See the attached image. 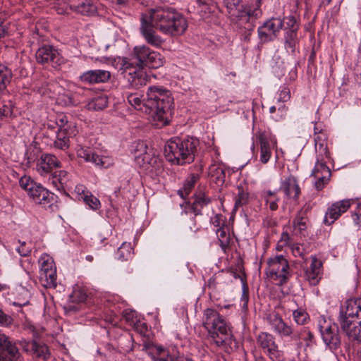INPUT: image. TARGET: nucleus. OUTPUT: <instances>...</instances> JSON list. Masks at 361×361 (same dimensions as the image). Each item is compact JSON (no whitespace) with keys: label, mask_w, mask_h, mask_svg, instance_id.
Here are the masks:
<instances>
[{"label":"nucleus","mask_w":361,"mask_h":361,"mask_svg":"<svg viewBox=\"0 0 361 361\" xmlns=\"http://www.w3.org/2000/svg\"><path fill=\"white\" fill-rule=\"evenodd\" d=\"M183 15L171 8L158 7L141 13L140 32L145 42L156 48L161 47L164 40L157 31L170 37H179L188 28Z\"/></svg>","instance_id":"obj_1"},{"label":"nucleus","mask_w":361,"mask_h":361,"mask_svg":"<svg viewBox=\"0 0 361 361\" xmlns=\"http://www.w3.org/2000/svg\"><path fill=\"white\" fill-rule=\"evenodd\" d=\"M145 113L152 116L157 126H164L169 123L173 98L167 89L161 86H150L145 97Z\"/></svg>","instance_id":"obj_2"},{"label":"nucleus","mask_w":361,"mask_h":361,"mask_svg":"<svg viewBox=\"0 0 361 361\" xmlns=\"http://www.w3.org/2000/svg\"><path fill=\"white\" fill-rule=\"evenodd\" d=\"M151 49L146 45L134 47L131 59H119V69L126 74L129 86L134 89H140L146 85L148 76L145 67L148 61Z\"/></svg>","instance_id":"obj_3"},{"label":"nucleus","mask_w":361,"mask_h":361,"mask_svg":"<svg viewBox=\"0 0 361 361\" xmlns=\"http://www.w3.org/2000/svg\"><path fill=\"white\" fill-rule=\"evenodd\" d=\"M202 324L208 336L219 347L229 353L236 343L224 317L218 311L207 308L203 312Z\"/></svg>","instance_id":"obj_4"},{"label":"nucleus","mask_w":361,"mask_h":361,"mask_svg":"<svg viewBox=\"0 0 361 361\" xmlns=\"http://www.w3.org/2000/svg\"><path fill=\"white\" fill-rule=\"evenodd\" d=\"M222 1L230 20L247 30L252 29L255 20L262 15V8H258L255 0H249L247 3L243 0Z\"/></svg>","instance_id":"obj_5"},{"label":"nucleus","mask_w":361,"mask_h":361,"mask_svg":"<svg viewBox=\"0 0 361 361\" xmlns=\"http://www.w3.org/2000/svg\"><path fill=\"white\" fill-rule=\"evenodd\" d=\"M199 140L193 137L170 139L164 149L167 160L173 164L183 165L194 161Z\"/></svg>","instance_id":"obj_6"},{"label":"nucleus","mask_w":361,"mask_h":361,"mask_svg":"<svg viewBox=\"0 0 361 361\" xmlns=\"http://www.w3.org/2000/svg\"><path fill=\"white\" fill-rule=\"evenodd\" d=\"M340 326L350 340L361 343V298L348 300L340 311Z\"/></svg>","instance_id":"obj_7"},{"label":"nucleus","mask_w":361,"mask_h":361,"mask_svg":"<svg viewBox=\"0 0 361 361\" xmlns=\"http://www.w3.org/2000/svg\"><path fill=\"white\" fill-rule=\"evenodd\" d=\"M265 274L279 286L287 283L292 276L288 262L282 255H277L267 259Z\"/></svg>","instance_id":"obj_8"},{"label":"nucleus","mask_w":361,"mask_h":361,"mask_svg":"<svg viewBox=\"0 0 361 361\" xmlns=\"http://www.w3.org/2000/svg\"><path fill=\"white\" fill-rule=\"evenodd\" d=\"M258 347L271 361H284L285 354L280 349L275 336L268 332H260L256 337Z\"/></svg>","instance_id":"obj_9"},{"label":"nucleus","mask_w":361,"mask_h":361,"mask_svg":"<svg viewBox=\"0 0 361 361\" xmlns=\"http://www.w3.org/2000/svg\"><path fill=\"white\" fill-rule=\"evenodd\" d=\"M265 319L271 329L281 338H289L291 341L300 340L301 334L285 322L279 313L271 312L267 314Z\"/></svg>","instance_id":"obj_10"},{"label":"nucleus","mask_w":361,"mask_h":361,"mask_svg":"<svg viewBox=\"0 0 361 361\" xmlns=\"http://www.w3.org/2000/svg\"><path fill=\"white\" fill-rule=\"evenodd\" d=\"M39 281L47 287L56 286V271L54 259L47 254H43L39 259Z\"/></svg>","instance_id":"obj_11"},{"label":"nucleus","mask_w":361,"mask_h":361,"mask_svg":"<svg viewBox=\"0 0 361 361\" xmlns=\"http://www.w3.org/2000/svg\"><path fill=\"white\" fill-rule=\"evenodd\" d=\"M255 136L260 148L259 161L267 164L271 157L272 150L277 148V140L275 135L267 131H258Z\"/></svg>","instance_id":"obj_12"},{"label":"nucleus","mask_w":361,"mask_h":361,"mask_svg":"<svg viewBox=\"0 0 361 361\" xmlns=\"http://www.w3.org/2000/svg\"><path fill=\"white\" fill-rule=\"evenodd\" d=\"M319 329L322 339L327 346L331 349H336L339 347L341 341L337 324L324 319L319 321Z\"/></svg>","instance_id":"obj_13"},{"label":"nucleus","mask_w":361,"mask_h":361,"mask_svg":"<svg viewBox=\"0 0 361 361\" xmlns=\"http://www.w3.org/2000/svg\"><path fill=\"white\" fill-rule=\"evenodd\" d=\"M283 27L280 18H272L258 27V36L261 42H268L274 40Z\"/></svg>","instance_id":"obj_14"},{"label":"nucleus","mask_w":361,"mask_h":361,"mask_svg":"<svg viewBox=\"0 0 361 361\" xmlns=\"http://www.w3.org/2000/svg\"><path fill=\"white\" fill-rule=\"evenodd\" d=\"M193 202L185 201L180 204L181 208V214H188L192 213L195 216L202 215V209L211 202L210 198L204 192H196L193 195Z\"/></svg>","instance_id":"obj_15"},{"label":"nucleus","mask_w":361,"mask_h":361,"mask_svg":"<svg viewBox=\"0 0 361 361\" xmlns=\"http://www.w3.org/2000/svg\"><path fill=\"white\" fill-rule=\"evenodd\" d=\"M0 361H23L16 344L1 333H0Z\"/></svg>","instance_id":"obj_16"},{"label":"nucleus","mask_w":361,"mask_h":361,"mask_svg":"<svg viewBox=\"0 0 361 361\" xmlns=\"http://www.w3.org/2000/svg\"><path fill=\"white\" fill-rule=\"evenodd\" d=\"M35 56L37 63L41 64L51 63L55 68L59 66L63 62V59L58 50L50 45H44L39 48Z\"/></svg>","instance_id":"obj_17"},{"label":"nucleus","mask_w":361,"mask_h":361,"mask_svg":"<svg viewBox=\"0 0 361 361\" xmlns=\"http://www.w3.org/2000/svg\"><path fill=\"white\" fill-rule=\"evenodd\" d=\"M311 176H314L316 179L314 183L316 189L321 190L329 183L331 173L324 160L317 158V161L315 164Z\"/></svg>","instance_id":"obj_18"},{"label":"nucleus","mask_w":361,"mask_h":361,"mask_svg":"<svg viewBox=\"0 0 361 361\" xmlns=\"http://www.w3.org/2000/svg\"><path fill=\"white\" fill-rule=\"evenodd\" d=\"M60 166V161L54 155L43 154L37 161L36 170L40 176H47L51 175L52 171Z\"/></svg>","instance_id":"obj_19"},{"label":"nucleus","mask_w":361,"mask_h":361,"mask_svg":"<svg viewBox=\"0 0 361 361\" xmlns=\"http://www.w3.org/2000/svg\"><path fill=\"white\" fill-rule=\"evenodd\" d=\"M280 190L286 198L298 202L301 194L298 180L294 176L290 175L281 182Z\"/></svg>","instance_id":"obj_20"},{"label":"nucleus","mask_w":361,"mask_h":361,"mask_svg":"<svg viewBox=\"0 0 361 361\" xmlns=\"http://www.w3.org/2000/svg\"><path fill=\"white\" fill-rule=\"evenodd\" d=\"M350 207L348 200H343L334 203L328 208L324 219V223L326 225L332 224L339 216L347 212Z\"/></svg>","instance_id":"obj_21"},{"label":"nucleus","mask_w":361,"mask_h":361,"mask_svg":"<svg viewBox=\"0 0 361 361\" xmlns=\"http://www.w3.org/2000/svg\"><path fill=\"white\" fill-rule=\"evenodd\" d=\"M76 152L78 157L82 158L87 162H92L96 166L103 168H107L110 164L108 162L109 158L106 157H100L94 154L89 148H84L80 145L76 148Z\"/></svg>","instance_id":"obj_22"},{"label":"nucleus","mask_w":361,"mask_h":361,"mask_svg":"<svg viewBox=\"0 0 361 361\" xmlns=\"http://www.w3.org/2000/svg\"><path fill=\"white\" fill-rule=\"evenodd\" d=\"M80 78L81 81L88 84L104 83L111 78V73L108 71L97 69L83 73Z\"/></svg>","instance_id":"obj_23"},{"label":"nucleus","mask_w":361,"mask_h":361,"mask_svg":"<svg viewBox=\"0 0 361 361\" xmlns=\"http://www.w3.org/2000/svg\"><path fill=\"white\" fill-rule=\"evenodd\" d=\"M147 146L142 141L135 142L132 145V153L136 164L140 167L149 164L150 155L147 152Z\"/></svg>","instance_id":"obj_24"},{"label":"nucleus","mask_w":361,"mask_h":361,"mask_svg":"<svg viewBox=\"0 0 361 361\" xmlns=\"http://www.w3.org/2000/svg\"><path fill=\"white\" fill-rule=\"evenodd\" d=\"M87 298L85 290L80 286L73 288L72 293L69 295V314L71 312H75L82 307V303Z\"/></svg>","instance_id":"obj_25"},{"label":"nucleus","mask_w":361,"mask_h":361,"mask_svg":"<svg viewBox=\"0 0 361 361\" xmlns=\"http://www.w3.org/2000/svg\"><path fill=\"white\" fill-rule=\"evenodd\" d=\"M71 10L85 16H92L97 13V8L92 0H69Z\"/></svg>","instance_id":"obj_26"},{"label":"nucleus","mask_w":361,"mask_h":361,"mask_svg":"<svg viewBox=\"0 0 361 361\" xmlns=\"http://www.w3.org/2000/svg\"><path fill=\"white\" fill-rule=\"evenodd\" d=\"M27 194L35 202L39 204H49L53 198L52 193L37 183Z\"/></svg>","instance_id":"obj_27"},{"label":"nucleus","mask_w":361,"mask_h":361,"mask_svg":"<svg viewBox=\"0 0 361 361\" xmlns=\"http://www.w3.org/2000/svg\"><path fill=\"white\" fill-rule=\"evenodd\" d=\"M322 264L316 257H312V262L310 267L305 271V279L311 285H317L321 279V268Z\"/></svg>","instance_id":"obj_28"},{"label":"nucleus","mask_w":361,"mask_h":361,"mask_svg":"<svg viewBox=\"0 0 361 361\" xmlns=\"http://www.w3.org/2000/svg\"><path fill=\"white\" fill-rule=\"evenodd\" d=\"M315 150L317 152V158L330 159V153L327 147V135L325 132H320L317 135H314Z\"/></svg>","instance_id":"obj_29"},{"label":"nucleus","mask_w":361,"mask_h":361,"mask_svg":"<svg viewBox=\"0 0 361 361\" xmlns=\"http://www.w3.org/2000/svg\"><path fill=\"white\" fill-rule=\"evenodd\" d=\"M51 183L61 194L67 195L68 175L66 171L54 172L51 175Z\"/></svg>","instance_id":"obj_30"},{"label":"nucleus","mask_w":361,"mask_h":361,"mask_svg":"<svg viewBox=\"0 0 361 361\" xmlns=\"http://www.w3.org/2000/svg\"><path fill=\"white\" fill-rule=\"evenodd\" d=\"M25 350L26 351H31L37 357L42 358L44 360H47L49 356L48 347L36 341L27 343Z\"/></svg>","instance_id":"obj_31"},{"label":"nucleus","mask_w":361,"mask_h":361,"mask_svg":"<svg viewBox=\"0 0 361 361\" xmlns=\"http://www.w3.org/2000/svg\"><path fill=\"white\" fill-rule=\"evenodd\" d=\"M197 173H191L185 180L183 185L178 190V194L183 199H185L194 188L195 183L199 180Z\"/></svg>","instance_id":"obj_32"},{"label":"nucleus","mask_w":361,"mask_h":361,"mask_svg":"<svg viewBox=\"0 0 361 361\" xmlns=\"http://www.w3.org/2000/svg\"><path fill=\"white\" fill-rule=\"evenodd\" d=\"M209 175L214 178L216 184H223L226 179V169L219 164H213L209 168Z\"/></svg>","instance_id":"obj_33"},{"label":"nucleus","mask_w":361,"mask_h":361,"mask_svg":"<svg viewBox=\"0 0 361 361\" xmlns=\"http://www.w3.org/2000/svg\"><path fill=\"white\" fill-rule=\"evenodd\" d=\"M285 48L294 53L299 44L298 31L288 30L284 34Z\"/></svg>","instance_id":"obj_34"},{"label":"nucleus","mask_w":361,"mask_h":361,"mask_svg":"<svg viewBox=\"0 0 361 361\" xmlns=\"http://www.w3.org/2000/svg\"><path fill=\"white\" fill-rule=\"evenodd\" d=\"M215 232L218 238L219 246L222 250L226 252V250L229 247L231 241L228 228L226 226L221 228H218L216 229Z\"/></svg>","instance_id":"obj_35"},{"label":"nucleus","mask_w":361,"mask_h":361,"mask_svg":"<svg viewBox=\"0 0 361 361\" xmlns=\"http://www.w3.org/2000/svg\"><path fill=\"white\" fill-rule=\"evenodd\" d=\"M133 248L130 243L124 242L118 248L116 253V258L121 262L128 261L132 258L133 255Z\"/></svg>","instance_id":"obj_36"},{"label":"nucleus","mask_w":361,"mask_h":361,"mask_svg":"<svg viewBox=\"0 0 361 361\" xmlns=\"http://www.w3.org/2000/svg\"><path fill=\"white\" fill-rule=\"evenodd\" d=\"M13 74L8 67L0 65V92L4 91L11 83Z\"/></svg>","instance_id":"obj_37"},{"label":"nucleus","mask_w":361,"mask_h":361,"mask_svg":"<svg viewBox=\"0 0 361 361\" xmlns=\"http://www.w3.org/2000/svg\"><path fill=\"white\" fill-rule=\"evenodd\" d=\"M68 130L65 126L60 127L57 134L56 139L54 142V145L59 149H66L68 148Z\"/></svg>","instance_id":"obj_38"},{"label":"nucleus","mask_w":361,"mask_h":361,"mask_svg":"<svg viewBox=\"0 0 361 361\" xmlns=\"http://www.w3.org/2000/svg\"><path fill=\"white\" fill-rule=\"evenodd\" d=\"M152 358L154 361H174L175 360L169 355V350L161 346H156L152 353Z\"/></svg>","instance_id":"obj_39"},{"label":"nucleus","mask_w":361,"mask_h":361,"mask_svg":"<svg viewBox=\"0 0 361 361\" xmlns=\"http://www.w3.org/2000/svg\"><path fill=\"white\" fill-rule=\"evenodd\" d=\"M250 202V194L243 187H238V193L235 197V209L247 204Z\"/></svg>","instance_id":"obj_40"},{"label":"nucleus","mask_w":361,"mask_h":361,"mask_svg":"<svg viewBox=\"0 0 361 361\" xmlns=\"http://www.w3.org/2000/svg\"><path fill=\"white\" fill-rule=\"evenodd\" d=\"M263 197L265 200L266 204L269 207L270 210H277L278 202H279L280 199L277 196L276 192H273L271 190L265 191L264 192Z\"/></svg>","instance_id":"obj_41"},{"label":"nucleus","mask_w":361,"mask_h":361,"mask_svg":"<svg viewBox=\"0 0 361 361\" xmlns=\"http://www.w3.org/2000/svg\"><path fill=\"white\" fill-rule=\"evenodd\" d=\"M127 100L135 109L145 112V98L142 99L138 94L131 93L128 95Z\"/></svg>","instance_id":"obj_42"},{"label":"nucleus","mask_w":361,"mask_h":361,"mask_svg":"<svg viewBox=\"0 0 361 361\" xmlns=\"http://www.w3.org/2000/svg\"><path fill=\"white\" fill-rule=\"evenodd\" d=\"M163 63L164 60L161 54L157 51L150 50L146 67L149 68H157L161 66Z\"/></svg>","instance_id":"obj_43"},{"label":"nucleus","mask_w":361,"mask_h":361,"mask_svg":"<svg viewBox=\"0 0 361 361\" xmlns=\"http://www.w3.org/2000/svg\"><path fill=\"white\" fill-rule=\"evenodd\" d=\"M196 2L197 5V12L200 16L202 18H209L212 11V8L215 6V4L204 1L203 0H196Z\"/></svg>","instance_id":"obj_44"},{"label":"nucleus","mask_w":361,"mask_h":361,"mask_svg":"<svg viewBox=\"0 0 361 361\" xmlns=\"http://www.w3.org/2000/svg\"><path fill=\"white\" fill-rule=\"evenodd\" d=\"M108 101L105 97H97L87 104L89 110L99 111L107 106Z\"/></svg>","instance_id":"obj_45"},{"label":"nucleus","mask_w":361,"mask_h":361,"mask_svg":"<svg viewBox=\"0 0 361 361\" xmlns=\"http://www.w3.org/2000/svg\"><path fill=\"white\" fill-rule=\"evenodd\" d=\"M307 221L308 218L305 215L303 212H299L293 220V226L294 229L300 232L305 231L307 228Z\"/></svg>","instance_id":"obj_46"},{"label":"nucleus","mask_w":361,"mask_h":361,"mask_svg":"<svg viewBox=\"0 0 361 361\" xmlns=\"http://www.w3.org/2000/svg\"><path fill=\"white\" fill-rule=\"evenodd\" d=\"M281 21L283 22V27L282 29L284 30L285 32L288 30L298 31L299 24L294 16H286L281 19Z\"/></svg>","instance_id":"obj_47"},{"label":"nucleus","mask_w":361,"mask_h":361,"mask_svg":"<svg viewBox=\"0 0 361 361\" xmlns=\"http://www.w3.org/2000/svg\"><path fill=\"white\" fill-rule=\"evenodd\" d=\"M224 273V280L225 279L227 283H232L233 279H240L242 281H243L242 276L235 269H229L226 271H221Z\"/></svg>","instance_id":"obj_48"},{"label":"nucleus","mask_w":361,"mask_h":361,"mask_svg":"<svg viewBox=\"0 0 361 361\" xmlns=\"http://www.w3.org/2000/svg\"><path fill=\"white\" fill-rule=\"evenodd\" d=\"M82 200L90 209L93 210H97L101 206L99 200L91 192L87 194V195H85Z\"/></svg>","instance_id":"obj_49"},{"label":"nucleus","mask_w":361,"mask_h":361,"mask_svg":"<svg viewBox=\"0 0 361 361\" xmlns=\"http://www.w3.org/2000/svg\"><path fill=\"white\" fill-rule=\"evenodd\" d=\"M294 321L300 325L305 324L309 319V315L307 312L303 310H295L293 313Z\"/></svg>","instance_id":"obj_50"},{"label":"nucleus","mask_w":361,"mask_h":361,"mask_svg":"<svg viewBox=\"0 0 361 361\" xmlns=\"http://www.w3.org/2000/svg\"><path fill=\"white\" fill-rule=\"evenodd\" d=\"M20 186L27 192V193L30 191V190L33 188V186L36 184L30 176H24L20 178L19 180Z\"/></svg>","instance_id":"obj_51"},{"label":"nucleus","mask_w":361,"mask_h":361,"mask_svg":"<svg viewBox=\"0 0 361 361\" xmlns=\"http://www.w3.org/2000/svg\"><path fill=\"white\" fill-rule=\"evenodd\" d=\"M123 316L126 321L130 324V325H135V324L137 322L136 312L134 310H126L123 312Z\"/></svg>","instance_id":"obj_52"},{"label":"nucleus","mask_w":361,"mask_h":361,"mask_svg":"<svg viewBox=\"0 0 361 361\" xmlns=\"http://www.w3.org/2000/svg\"><path fill=\"white\" fill-rule=\"evenodd\" d=\"M12 114V104L10 102H0V117Z\"/></svg>","instance_id":"obj_53"},{"label":"nucleus","mask_w":361,"mask_h":361,"mask_svg":"<svg viewBox=\"0 0 361 361\" xmlns=\"http://www.w3.org/2000/svg\"><path fill=\"white\" fill-rule=\"evenodd\" d=\"M90 192L87 188L82 184L77 185L74 190V194L76 195L78 200H83L85 196L87 195Z\"/></svg>","instance_id":"obj_54"},{"label":"nucleus","mask_w":361,"mask_h":361,"mask_svg":"<svg viewBox=\"0 0 361 361\" xmlns=\"http://www.w3.org/2000/svg\"><path fill=\"white\" fill-rule=\"evenodd\" d=\"M223 280L224 273L220 271L218 274L211 277L208 280V287L212 289H215L216 288L217 283Z\"/></svg>","instance_id":"obj_55"},{"label":"nucleus","mask_w":361,"mask_h":361,"mask_svg":"<svg viewBox=\"0 0 361 361\" xmlns=\"http://www.w3.org/2000/svg\"><path fill=\"white\" fill-rule=\"evenodd\" d=\"M211 223L214 227H216L217 228L226 226L225 218L221 214H216L214 216L212 217Z\"/></svg>","instance_id":"obj_56"},{"label":"nucleus","mask_w":361,"mask_h":361,"mask_svg":"<svg viewBox=\"0 0 361 361\" xmlns=\"http://www.w3.org/2000/svg\"><path fill=\"white\" fill-rule=\"evenodd\" d=\"M288 111V107L285 105H281L278 108V114L273 117L276 121H279L285 118Z\"/></svg>","instance_id":"obj_57"},{"label":"nucleus","mask_w":361,"mask_h":361,"mask_svg":"<svg viewBox=\"0 0 361 361\" xmlns=\"http://www.w3.org/2000/svg\"><path fill=\"white\" fill-rule=\"evenodd\" d=\"M290 98V91L287 87H283L279 93V97L278 100L280 102H286L288 101Z\"/></svg>","instance_id":"obj_58"},{"label":"nucleus","mask_w":361,"mask_h":361,"mask_svg":"<svg viewBox=\"0 0 361 361\" xmlns=\"http://www.w3.org/2000/svg\"><path fill=\"white\" fill-rule=\"evenodd\" d=\"M133 326L135 327L136 331H137L142 335H146L148 331L147 326L144 322H140L137 321L135 325H134Z\"/></svg>","instance_id":"obj_59"},{"label":"nucleus","mask_w":361,"mask_h":361,"mask_svg":"<svg viewBox=\"0 0 361 361\" xmlns=\"http://www.w3.org/2000/svg\"><path fill=\"white\" fill-rule=\"evenodd\" d=\"M18 252L21 256H27L30 252L31 250L26 246V243L23 242L19 247L17 249Z\"/></svg>","instance_id":"obj_60"},{"label":"nucleus","mask_w":361,"mask_h":361,"mask_svg":"<svg viewBox=\"0 0 361 361\" xmlns=\"http://www.w3.org/2000/svg\"><path fill=\"white\" fill-rule=\"evenodd\" d=\"M190 223L191 225L189 226L188 233L190 234H195L200 231V226L197 224L195 218H192L190 219Z\"/></svg>","instance_id":"obj_61"},{"label":"nucleus","mask_w":361,"mask_h":361,"mask_svg":"<svg viewBox=\"0 0 361 361\" xmlns=\"http://www.w3.org/2000/svg\"><path fill=\"white\" fill-rule=\"evenodd\" d=\"M72 235L73 237L71 238V240L73 242H75L76 244H80L82 242V238L78 235L75 229L72 228L71 230L69 229V235Z\"/></svg>","instance_id":"obj_62"},{"label":"nucleus","mask_w":361,"mask_h":361,"mask_svg":"<svg viewBox=\"0 0 361 361\" xmlns=\"http://www.w3.org/2000/svg\"><path fill=\"white\" fill-rule=\"evenodd\" d=\"M292 252L295 257H302L304 255L303 250L298 245L293 246Z\"/></svg>","instance_id":"obj_63"},{"label":"nucleus","mask_w":361,"mask_h":361,"mask_svg":"<svg viewBox=\"0 0 361 361\" xmlns=\"http://www.w3.org/2000/svg\"><path fill=\"white\" fill-rule=\"evenodd\" d=\"M289 240H290V235L288 233V232L286 231H284L281 233V238H280V242L283 245H286L288 244L289 243Z\"/></svg>","instance_id":"obj_64"}]
</instances>
